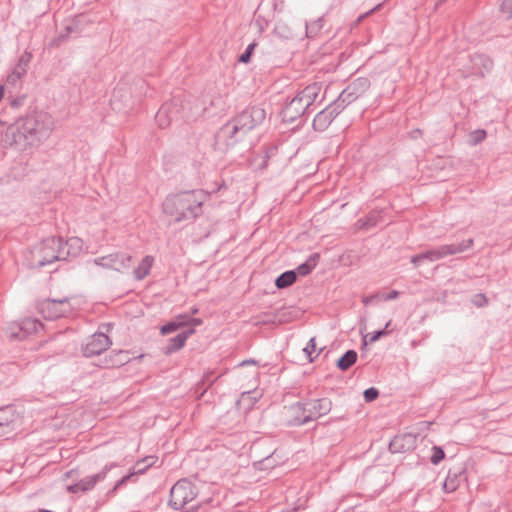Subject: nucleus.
Returning <instances> with one entry per match:
<instances>
[{"label": "nucleus", "instance_id": "nucleus-1", "mask_svg": "<svg viewBox=\"0 0 512 512\" xmlns=\"http://www.w3.org/2000/svg\"><path fill=\"white\" fill-rule=\"evenodd\" d=\"M52 131V121L47 114L30 115L19 119L0 134V145L25 150L47 139Z\"/></svg>", "mask_w": 512, "mask_h": 512}, {"label": "nucleus", "instance_id": "nucleus-2", "mask_svg": "<svg viewBox=\"0 0 512 512\" xmlns=\"http://www.w3.org/2000/svg\"><path fill=\"white\" fill-rule=\"evenodd\" d=\"M81 248L82 242L77 237L67 241H63L60 237H49L32 250L31 266L42 268L55 261L68 260L70 257L77 256Z\"/></svg>", "mask_w": 512, "mask_h": 512}, {"label": "nucleus", "instance_id": "nucleus-3", "mask_svg": "<svg viewBox=\"0 0 512 512\" xmlns=\"http://www.w3.org/2000/svg\"><path fill=\"white\" fill-rule=\"evenodd\" d=\"M208 197V193L201 189L183 191L168 196L163 202V210L176 222L193 221L202 214V205Z\"/></svg>", "mask_w": 512, "mask_h": 512}, {"label": "nucleus", "instance_id": "nucleus-4", "mask_svg": "<svg viewBox=\"0 0 512 512\" xmlns=\"http://www.w3.org/2000/svg\"><path fill=\"white\" fill-rule=\"evenodd\" d=\"M319 91L320 87L314 83L298 93L288 103H286L282 109V120L286 123H292L306 113L310 105H312L316 99Z\"/></svg>", "mask_w": 512, "mask_h": 512}, {"label": "nucleus", "instance_id": "nucleus-5", "mask_svg": "<svg viewBox=\"0 0 512 512\" xmlns=\"http://www.w3.org/2000/svg\"><path fill=\"white\" fill-rule=\"evenodd\" d=\"M198 495V489L188 479L178 480L170 489L168 505L173 510H181Z\"/></svg>", "mask_w": 512, "mask_h": 512}, {"label": "nucleus", "instance_id": "nucleus-6", "mask_svg": "<svg viewBox=\"0 0 512 512\" xmlns=\"http://www.w3.org/2000/svg\"><path fill=\"white\" fill-rule=\"evenodd\" d=\"M473 244L472 239H468L460 244L445 245L438 249L428 251L424 254H420L412 257L411 261L414 265H418L422 260H429L431 262L439 260L448 255L461 253L469 249Z\"/></svg>", "mask_w": 512, "mask_h": 512}, {"label": "nucleus", "instance_id": "nucleus-7", "mask_svg": "<svg viewBox=\"0 0 512 512\" xmlns=\"http://www.w3.org/2000/svg\"><path fill=\"white\" fill-rule=\"evenodd\" d=\"M320 400H315L314 402L307 403H296L289 407V413L291 414V419H289V424L294 426H299L308 423L313 419H317L320 414L316 411L317 403Z\"/></svg>", "mask_w": 512, "mask_h": 512}, {"label": "nucleus", "instance_id": "nucleus-8", "mask_svg": "<svg viewBox=\"0 0 512 512\" xmlns=\"http://www.w3.org/2000/svg\"><path fill=\"white\" fill-rule=\"evenodd\" d=\"M265 118L266 111L259 106L247 107L234 117L245 134L262 124Z\"/></svg>", "mask_w": 512, "mask_h": 512}, {"label": "nucleus", "instance_id": "nucleus-9", "mask_svg": "<svg viewBox=\"0 0 512 512\" xmlns=\"http://www.w3.org/2000/svg\"><path fill=\"white\" fill-rule=\"evenodd\" d=\"M38 311L45 319L55 320L71 312L68 298L46 299L39 303Z\"/></svg>", "mask_w": 512, "mask_h": 512}, {"label": "nucleus", "instance_id": "nucleus-10", "mask_svg": "<svg viewBox=\"0 0 512 512\" xmlns=\"http://www.w3.org/2000/svg\"><path fill=\"white\" fill-rule=\"evenodd\" d=\"M118 467L116 462L106 464L102 470L94 475H89L82 478L77 483L68 486V491L71 493L87 492L92 490L97 483L102 482L106 479L107 474L113 469Z\"/></svg>", "mask_w": 512, "mask_h": 512}, {"label": "nucleus", "instance_id": "nucleus-11", "mask_svg": "<svg viewBox=\"0 0 512 512\" xmlns=\"http://www.w3.org/2000/svg\"><path fill=\"white\" fill-rule=\"evenodd\" d=\"M132 257L126 253L116 252L92 260L96 266L104 269H111L118 272L128 269L131 266Z\"/></svg>", "mask_w": 512, "mask_h": 512}, {"label": "nucleus", "instance_id": "nucleus-12", "mask_svg": "<svg viewBox=\"0 0 512 512\" xmlns=\"http://www.w3.org/2000/svg\"><path fill=\"white\" fill-rule=\"evenodd\" d=\"M42 329V323L37 319L27 318L20 323L10 325L8 328L9 337L13 340H24L32 333Z\"/></svg>", "mask_w": 512, "mask_h": 512}, {"label": "nucleus", "instance_id": "nucleus-13", "mask_svg": "<svg viewBox=\"0 0 512 512\" xmlns=\"http://www.w3.org/2000/svg\"><path fill=\"white\" fill-rule=\"evenodd\" d=\"M112 344L110 338L101 332H96L87 339V342L83 345L82 351L85 357H93L100 355L106 351Z\"/></svg>", "mask_w": 512, "mask_h": 512}, {"label": "nucleus", "instance_id": "nucleus-14", "mask_svg": "<svg viewBox=\"0 0 512 512\" xmlns=\"http://www.w3.org/2000/svg\"><path fill=\"white\" fill-rule=\"evenodd\" d=\"M179 112V101L173 99L160 107L155 115V120L160 128H166L173 120L178 119Z\"/></svg>", "mask_w": 512, "mask_h": 512}, {"label": "nucleus", "instance_id": "nucleus-15", "mask_svg": "<svg viewBox=\"0 0 512 512\" xmlns=\"http://www.w3.org/2000/svg\"><path fill=\"white\" fill-rule=\"evenodd\" d=\"M245 135L246 134L242 132L241 127L234 118L224 124L218 132V138L224 140L226 146H233L242 140Z\"/></svg>", "mask_w": 512, "mask_h": 512}, {"label": "nucleus", "instance_id": "nucleus-16", "mask_svg": "<svg viewBox=\"0 0 512 512\" xmlns=\"http://www.w3.org/2000/svg\"><path fill=\"white\" fill-rule=\"evenodd\" d=\"M17 415L12 406L0 408V437L12 434L16 429Z\"/></svg>", "mask_w": 512, "mask_h": 512}, {"label": "nucleus", "instance_id": "nucleus-17", "mask_svg": "<svg viewBox=\"0 0 512 512\" xmlns=\"http://www.w3.org/2000/svg\"><path fill=\"white\" fill-rule=\"evenodd\" d=\"M417 437L407 433L395 436L390 442L389 449L392 453H405L415 448Z\"/></svg>", "mask_w": 512, "mask_h": 512}, {"label": "nucleus", "instance_id": "nucleus-18", "mask_svg": "<svg viewBox=\"0 0 512 512\" xmlns=\"http://www.w3.org/2000/svg\"><path fill=\"white\" fill-rule=\"evenodd\" d=\"M194 332V328H187L182 332L178 333L176 336L170 338L168 341V345L165 348V353L171 354L180 350L184 346L188 337L191 336Z\"/></svg>", "mask_w": 512, "mask_h": 512}, {"label": "nucleus", "instance_id": "nucleus-19", "mask_svg": "<svg viewBox=\"0 0 512 512\" xmlns=\"http://www.w3.org/2000/svg\"><path fill=\"white\" fill-rule=\"evenodd\" d=\"M154 263V258L150 255L145 256L139 265L134 269L133 274L136 280H142L149 275Z\"/></svg>", "mask_w": 512, "mask_h": 512}, {"label": "nucleus", "instance_id": "nucleus-20", "mask_svg": "<svg viewBox=\"0 0 512 512\" xmlns=\"http://www.w3.org/2000/svg\"><path fill=\"white\" fill-rule=\"evenodd\" d=\"M319 253H313L309 258L296 268L297 275L306 276L308 275L317 265L319 260Z\"/></svg>", "mask_w": 512, "mask_h": 512}, {"label": "nucleus", "instance_id": "nucleus-21", "mask_svg": "<svg viewBox=\"0 0 512 512\" xmlns=\"http://www.w3.org/2000/svg\"><path fill=\"white\" fill-rule=\"evenodd\" d=\"M297 278L295 270H288L281 273L275 280V285L278 289H284L291 286Z\"/></svg>", "mask_w": 512, "mask_h": 512}, {"label": "nucleus", "instance_id": "nucleus-22", "mask_svg": "<svg viewBox=\"0 0 512 512\" xmlns=\"http://www.w3.org/2000/svg\"><path fill=\"white\" fill-rule=\"evenodd\" d=\"M175 322L179 323V327L183 328L189 326L188 328H194L195 326H199L202 324V320L199 318H193L187 314H179L173 319Z\"/></svg>", "mask_w": 512, "mask_h": 512}, {"label": "nucleus", "instance_id": "nucleus-23", "mask_svg": "<svg viewBox=\"0 0 512 512\" xmlns=\"http://www.w3.org/2000/svg\"><path fill=\"white\" fill-rule=\"evenodd\" d=\"M357 360V353L353 350L347 351L339 360L338 367L341 370L349 369Z\"/></svg>", "mask_w": 512, "mask_h": 512}, {"label": "nucleus", "instance_id": "nucleus-24", "mask_svg": "<svg viewBox=\"0 0 512 512\" xmlns=\"http://www.w3.org/2000/svg\"><path fill=\"white\" fill-rule=\"evenodd\" d=\"M26 74L25 67L19 63L14 70L8 75L7 83L11 85H17L21 78Z\"/></svg>", "mask_w": 512, "mask_h": 512}, {"label": "nucleus", "instance_id": "nucleus-25", "mask_svg": "<svg viewBox=\"0 0 512 512\" xmlns=\"http://www.w3.org/2000/svg\"><path fill=\"white\" fill-rule=\"evenodd\" d=\"M154 464V457L148 456L143 458L141 461H138L131 473H135V475H141L146 472V470Z\"/></svg>", "mask_w": 512, "mask_h": 512}, {"label": "nucleus", "instance_id": "nucleus-26", "mask_svg": "<svg viewBox=\"0 0 512 512\" xmlns=\"http://www.w3.org/2000/svg\"><path fill=\"white\" fill-rule=\"evenodd\" d=\"M431 452H432V454H431V462L434 465H437L438 463H440L445 458L444 451L442 450V448H440L438 446H434L432 448Z\"/></svg>", "mask_w": 512, "mask_h": 512}, {"label": "nucleus", "instance_id": "nucleus-27", "mask_svg": "<svg viewBox=\"0 0 512 512\" xmlns=\"http://www.w3.org/2000/svg\"><path fill=\"white\" fill-rule=\"evenodd\" d=\"M256 45H257V44H256L255 42H253V43L249 44V45L246 47V49H245L244 53H242V54L240 55V57H239L238 61H239V62H241V63H248V62L250 61V59H251V55H252V53H253V51H254V49H255Z\"/></svg>", "mask_w": 512, "mask_h": 512}, {"label": "nucleus", "instance_id": "nucleus-28", "mask_svg": "<svg viewBox=\"0 0 512 512\" xmlns=\"http://www.w3.org/2000/svg\"><path fill=\"white\" fill-rule=\"evenodd\" d=\"M178 329H180L179 327V323L178 322H175L173 319L171 321H169L168 323L164 324L160 331H161V334L163 335H167V334H170L172 332H175L177 331Z\"/></svg>", "mask_w": 512, "mask_h": 512}, {"label": "nucleus", "instance_id": "nucleus-29", "mask_svg": "<svg viewBox=\"0 0 512 512\" xmlns=\"http://www.w3.org/2000/svg\"><path fill=\"white\" fill-rule=\"evenodd\" d=\"M133 476H135V473H129L125 476H123L122 478H120L119 480L116 481L115 485L113 486V488L108 492V494H114L121 486H123L124 484H126Z\"/></svg>", "mask_w": 512, "mask_h": 512}, {"label": "nucleus", "instance_id": "nucleus-30", "mask_svg": "<svg viewBox=\"0 0 512 512\" xmlns=\"http://www.w3.org/2000/svg\"><path fill=\"white\" fill-rule=\"evenodd\" d=\"M320 19H317L316 21L312 22L311 24H306V35L309 38L314 37L318 30L320 29Z\"/></svg>", "mask_w": 512, "mask_h": 512}, {"label": "nucleus", "instance_id": "nucleus-31", "mask_svg": "<svg viewBox=\"0 0 512 512\" xmlns=\"http://www.w3.org/2000/svg\"><path fill=\"white\" fill-rule=\"evenodd\" d=\"M316 348V339L315 337H312L307 345L303 348V352L308 357L309 361H313L312 353L315 351Z\"/></svg>", "mask_w": 512, "mask_h": 512}, {"label": "nucleus", "instance_id": "nucleus-32", "mask_svg": "<svg viewBox=\"0 0 512 512\" xmlns=\"http://www.w3.org/2000/svg\"><path fill=\"white\" fill-rule=\"evenodd\" d=\"M273 455H274V452L271 453L269 456H267L266 458H264L263 460L259 461L256 463V466L262 470V469H268V468H271L273 467L275 464L273 462Z\"/></svg>", "mask_w": 512, "mask_h": 512}, {"label": "nucleus", "instance_id": "nucleus-33", "mask_svg": "<svg viewBox=\"0 0 512 512\" xmlns=\"http://www.w3.org/2000/svg\"><path fill=\"white\" fill-rule=\"evenodd\" d=\"M486 138V131L485 130H476L471 133V139L473 144H477L481 141H483Z\"/></svg>", "mask_w": 512, "mask_h": 512}, {"label": "nucleus", "instance_id": "nucleus-34", "mask_svg": "<svg viewBox=\"0 0 512 512\" xmlns=\"http://www.w3.org/2000/svg\"><path fill=\"white\" fill-rule=\"evenodd\" d=\"M378 397V390L375 388H369L364 391V398L366 401L371 402Z\"/></svg>", "mask_w": 512, "mask_h": 512}, {"label": "nucleus", "instance_id": "nucleus-35", "mask_svg": "<svg viewBox=\"0 0 512 512\" xmlns=\"http://www.w3.org/2000/svg\"><path fill=\"white\" fill-rule=\"evenodd\" d=\"M121 355H122V352H119V353L115 354V358H114V359H111V360L106 364V366H107V367H109V366H119V365L124 364L125 359L119 358Z\"/></svg>", "mask_w": 512, "mask_h": 512}, {"label": "nucleus", "instance_id": "nucleus-36", "mask_svg": "<svg viewBox=\"0 0 512 512\" xmlns=\"http://www.w3.org/2000/svg\"><path fill=\"white\" fill-rule=\"evenodd\" d=\"M473 302L477 306H483L484 304L487 303V299H486V297L484 295L477 294V295L474 296Z\"/></svg>", "mask_w": 512, "mask_h": 512}, {"label": "nucleus", "instance_id": "nucleus-37", "mask_svg": "<svg viewBox=\"0 0 512 512\" xmlns=\"http://www.w3.org/2000/svg\"><path fill=\"white\" fill-rule=\"evenodd\" d=\"M379 338H380V333H378V331L373 332V333L367 334L364 337V342L367 343L369 341L370 343H373V342H376Z\"/></svg>", "mask_w": 512, "mask_h": 512}, {"label": "nucleus", "instance_id": "nucleus-38", "mask_svg": "<svg viewBox=\"0 0 512 512\" xmlns=\"http://www.w3.org/2000/svg\"><path fill=\"white\" fill-rule=\"evenodd\" d=\"M23 100H24L23 97H17V98L12 99L10 101V104L12 107L17 108L23 104Z\"/></svg>", "mask_w": 512, "mask_h": 512}, {"label": "nucleus", "instance_id": "nucleus-39", "mask_svg": "<svg viewBox=\"0 0 512 512\" xmlns=\"http://www.w3.org/2000/svg\"><path fill=\"white\" fill-rule=\"evenodd\" d=\"M398 297V292L397 291H391L389 292L388 294L384 295L383 296V299L385 300H391V299H395Z\"/></svg>", "mask_w": 512, "mask_h": 512}, {"label": "nucleus", "instance_id": "nucleus-40", "mask_svg": "<svg viewBox=\"0 0 512 512\" xmlns=\"http://www.w3.org/2000/svg\"><path fill=\"white\" fill-rule=\"evenodd\" d=\"M503 9L507 12H512V0H505L503 3Z\"/></svg>", "mask_w": 512, "mask_h": 512}, {"label": "nucleus", "instance_id": "nucleus-41", "mask_svg": "<svg viewBox=\"0 0 512 512\" xmlns=\"http://www.w3.org/2000/svg\"><path fill=\"white\" fill-rule=\"evenodd\" d=\"M320 116V112H318L315 117H314V120H313V127L315 130H317V121H318V117Z\"/></svg>", "mask_w": 512, "mask_h": 512}, {"label": "nucleus", "instance_id": "nucleus-42", "mask_svg": "<svg viewBox=\"0 0 512 512\" xmlns=\"http://www.w3.org/2000/svg\"><path fill=\"white\" fill-rule=\"evenodd\" d=\"M255 363H256V362H255V360H252V359H251V360H245V361H243L240 365H241V366H244V365H251V364H255Z\"/></svg>", "mask_w": 512, "mask_h": 512}, {"label": "nucleus", "instance_id": "nucleus-43", "mask_svg": "<svg viewBox=\"0 0 512 512\" xmlns=\"http://www.w3.org/2000/svg\"><path fill=\"white\" fill-rule=\"evenodd\" d=\"M282 315H283V313H282L281 311H279V312L277 313V315L275 316V318H277V321H278V322H282V321H283V319H282Z\"/></svg>", "mask_w": 512, "mask_h": 512}, {"label": "nucleus", "instance_id": "nucleus-44", "mask_svg": "<svg viewBox=\"0 0 512 512\" xmlns=\"http://www.w3.org/2000/svg\"><path fill=\"white\" fill-rule=\"evenodd\" d=\"M204 381L209 382L210 384L213 383V379L210 378V374L204 376Z\"/></svg>", "mask_w": 512, "mask_h": 512}, {"label": "nucleus", "instance_id": "nucleus-45", "mask_svg": "<svg viewBox=\"0 0 512 512\" xmlns=\"http://www.w3.org/2000/svg\"><path fill=\"white\" fill-rule=\"evenodd\" d=\"M118 93H119V90H115L114 91L113 98H112V104L113 105L115 104V101H116Z\"/></svg>", "mask_w": 512, "mask_h": 512}, {"label": "nucleus", "instance_id": "nucleus-46", "mask_svg": "<svg viewBox=\"0 0 512 512\" xmlns=\"http://www.w3.org/2000/svg\"><path fill=\"white\" fill-rule=\"evenodd\" d=\"M444 489H445L446 491H453L454 487L449 488V487H448V480H446V481H445V483H444Z\"/></svg>", "mask_w": 512, "mask_h": 512}, {"label": "nucleus", "instance_id": "nucleus-47", "mask_svg": "<svg viewBox=\"0 0 512 512\" xmlns=\"http://www.w3.org/2000/svg\"><path fill=\"white\" fill-rule=\"evenodd\" d=\"M3 97H4V86L0 85V101L2 100Z\"/></svg>", "mask_w": 512, "mask_h": 512}, {"label": "nucleus", "instance_id": "nucleus-48", "mask_svg": "<svg viewBox=\"0 0 512 512\" xmlns=\"http://www.w3.org/2000/svg\"><path fill=\"white\" fill-rule=\"evenodd\" d=\"M378 333H380V337H381V336L387 335L388 331H386V329H385V330H382V331H378Z\"/></svg>", "mask_w": 512, "mask_h": 512}, {"label": "nucleus", "instance_id": "nucleus-49", "mask_svg": "<svg viewBox=\"0 0 512 512\" xmlns=\"http://www.w3.org/2000/svg\"><path fill=\"white\" fill-rule=\"evenodd\" d=\"M264 323H275L276 321L275 320H272V319H268V320H265L263 321Z\"/></svg>", "mask_w": 512, "mask_h": 512}, {"label": "nucleus", "instance_id": "nucleus-50", "mask_svg": "<svg viewBox=\"0 0 512 512\" xmlns=\"http://www.w3.org/2000/svg\"><path fill=\"white\" fill-rule=\"evenodd\" d=\"M197 312H198V309H197V308H195V309H193V310H192V313H193V314H195V313H197Z\"/></svg>", "mask_w": 512, "mask_h": 512}, {"label": "nucleus", "instance_id": "nucleus-51", "mask_svg": "<svg viewBox=\"0 0 512 512\" xmlns=\"http://www.w3.org/2000/svg\"><path fill=\"white\" fill-rule=\"evenodd\" d=\"M14 333H19V329L14 328Z\"/></svg>", "mask_w": 512, "mask_h": 512}]
</instances>
